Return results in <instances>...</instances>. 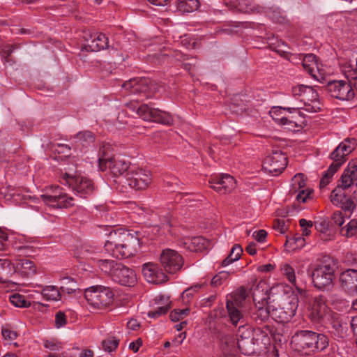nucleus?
I'll return each instance as SVG.
<instances>
[{
    "instance_id": "obj_48",
    "label": "nucleus",
    "mask_w": 357,
    "mask_h": 357,
    "mask_svg": "<svg viewBox=\"0 0 357 357\" xmlns=\"http://www.w3.org/2000/svg\"><path fill=\"white\" fill-rule=\"evenodd\" d=\"M189 309H176L171 312L170 313V319L172 321H178L179 320L183 319L189 314Z\"/></svg>"
},
{
    "instance_id": "obj_1",
    "label": "nucleus",
    "mask_w": 357,
    "mask_h": 357,
    "mask_svg": "<svg viewBox=\"0 0 357 357\" xmlns=\"http://www.w3.org/2000/svg\"><path fill=\"white\" fill-rule=\"evenodd\" d=\"M140 234L124 229L109 231L104 250L116 258H128L135 255L140 247Z\"/></svg>"
},
{
    "instance_id": "obj_3",
    "label": "nucleus",
    "mask_w": 357,
    "mask_h": 357,
    "mask_svg": "<svg viewBox=\"0 0 357 357\" xmlns=\"http://www.w3.org/2000/svg\"><path fill=\"white\" fill-rule=\"evenodd\" d=\"M237 336L239 350L243 354L248 356L263 351L271 342L267 332L259 328L252 331L249 326L241 325Z\"/></svg>"
},
{
    "instance_id": "obj_61",
    "label": "nucleus",
    "mask_w": 357,
    "mask_h": 357,
    "mask_svg": "<svg viewBox=\"0 0 357 357\" xmlns=\"http://www.w3.org/2000/svg\"><path fill=\"white\" fill-rule=\"evenodd\" d=\"M183 199V203H186L189 206H195L197 204H193L195 201L192 198L191 195H185L181 197Z\"/></svg>"
},
{
    "instance_id": "obj_5",
    "label": "nucleus",
    "mask_w": 357,
    "mask_h": 357,
    "mask_svg": "<svg viewBox=\"0 0 357 357\" xmlns=\"http://www.w3.org/2000/svg\"><path fill=\"white\" fill-rule=\"evenodd\" d=\"M284 291V286L277 284L268 289L265 282L258 284L253 292V300L255 303V310L253 312L256 321H264L271 317L272 301L275 295Z\"/></svg>"
},
{
    "instance_id": "obj_16",
    "label": "nucleus",
    "mask_w": 357,
    "mask_h": 357,
    "mask_svg": "<svg viewBox=\"0 0 357 357\" xmlns=\"http://www.w3.org/2000/svg\"><path fill=\"white\" fill-rule=\"evenodd\" d=\"M287 157L281 151H274L268 155L263 163V170L272 175L280 174L287 167Z\"/></svg>"
},
{
    "instance_id": "obj_24",
    "label": "nucleus",
    "mask_w": 357,
    "mask_h": 357,
    "mask_svg": "<svg viewBox=\"0 0 357 357\" xmlns=\"http://www.w3.org/2000/svg\"><path fill=\"white\" fill-rule=\"evenodd\" d=\"M145 280L153 284H162L168 280L167 275L154 263H145L142 270Z\"/></svg>"
},
{
    "instance_id": "obj_29",
    "label": "nucleus",
    "mask_w": 357,
    "mask_h": 357,
    "mask_svg": "<svg viewBox=\"0 0 357 357\" xmlns=\"http://www.w3.org/2000/svg\"><path fill=\"white\" fill-rule=\"evenodd\" d=\"M328 313V308L323 296L316 297L310 310L311 319L315 321L323 319Z\"/></svg>"
},
{
    "instance_id": "obj_31",
    "label": "nucleus",
    "mask_w": 357,
    "mask_h": 357,
    "mask_svg": "<svg viewBox=\"0 0 357 357\" xmlns=\"http://www.w3.org/2000/svg\"><path fill=\"white\" fill-rule=\"evenodd\" d=\"M16 272H20L22 275L29 277L36 273V266L32 261L27 259H21L14 264Z\"/></svg>"
},
{
    "instance_id": "obj_6",
    "label": "nucleus",
    "mask_w": 357,
    "mask_h": 357,
    "mask_svg": "<svg viewBox=\"0 0 357 357\" xmlns=\"http://www.w3.org/2000/svg\"><path fill=\"white\" fill-rule=\"evenodd\" d=\"M75 172V167L73 165L61 169L59 181L63 185L70 186L77 196L86 198L94 192V184L89 178L80 174L77 175Z\"/></svg>"
},
{
    "instance_id": "obj_54",
    "label": "nucleus",
    "mask_w": 357,
    "mask_h": 357,
    "mask_svg": "<svg viewBox=\"0 0 357 357\" xmlns=\"http://www.w3.org/2000/svg\"><path fill=\"white\" fill-rule=\"evenodd\" d=\"M331 219H332L334 225L339 226V227L342 226L344 222V220L342 213L340 211H335L333 213Z\"/></svg>"
},
{
    "instance_id": "obj_52",
    "label": "nucleus",
    "mask_w": 357,
    "mask_h": 357,
    "mask_svg": "<svg viewBox=\"0 0 357 357\" xmlns=\"http://www.w3.org/2000/svg\"><path fill=\"white\" fill-rule=\"evenodd\" d=\"M66 324V317L64 312H58L55 315V325L57 328L64 326Z\"/></svg>"
},
{
    "instance_id": "obj_11",
    "label": "nucleus",
    "mask_w": 357,
    "mask_h": 357,
    "mask_svg": "<svg viewBox=\"0 0 357 357\" xmlns=\"http://www.w3.org/2000/svg\"><path fill=\"white\" fill-rule=\"evenodd\" d=\"M311 276L314 287L320 290H329L333 286L335 266L332 263H321L313 269Z\"/></svg>"
},
{
    "instance_id": "obj_13",
    "label": "nucleus",
    "mask_w": 357,
    "mask_h": 357,
    "mask_svg": "<svg viewBox=\"0 0 357 357\" xmlns=\"http://www.w3.org/2000/svg\"><path fill=\"white\" fill-rule=\"evenodd\" d=\"M133 109L136 110L137 114L144 121L164 125H171L173 123V117L169 113L158 108L151 107L146 104L135 107Z\"/></svg>"
},
{
    "instance_id": "obj_27",
    "label": "nucleus",
    "mask_w": 357,
    "mask_h": 357,
    "mask_svg": "<svg viewBox=\"0 0 357 357\" xmlns=\"http://www.w3.org/2000/svg\"><path fill=\"white\" fill-rule=\"evenodd\" d=\"M340 282L342 288L349 293L357 291V269L348 268L340 275Z\"/></svg>"
},
{
    "instance_id": "obj_14",
    "label": "nucleus",
    "mask_w": 357,
    "mask_h": 357,
    "mask_svg": "<svg viewBox=\"0 0 357 357\" xmlns=\"http://www.w3.org/2000/svg\"><path fill=\"white\" fill-rule=\"evenodd\" d=\"M125 180L130 188L144 190L151 183L152 176L149 170L131 167L125 175Z\"/></svg>"
},
{
    "instance_id": "obj_25",
    "label": "nucleus",
    "mask_w": 357,
    "mask_h": 357,
    "mask_svg": "<svg viewBox=\"0 0 357 357\" xmlns=\"http://www.w3.org/2000/svg\"><path fill=\"white\" fill-rule=\"evenodd\" d=\"M344 190L338 185L331 192L330 200L333 205L340 207L345 211L353 212L356 204L351 197H348Z\"/></svg>"
},
{
    "instance_id": "obj_38",
    "label": "nucleus",
    "mask_w": 357,
    "mask_h": 357,
    "mask_svg": "<svg viewBox=\"0 0 357 357\" xmlns=\"http://www.w3.org/2000/svg\"><path fill=\"white\" fill-rule=\"evenodd\" d=\"M300 110H298V114H288L286 115L287 120L283 121L280 125L291 131L298 130L300 126L297 122V119L300 117Z\"/></svg>"
},
{
    "instance_id": "obj_64",
    "label": "nucleus",
    "mask_w": 357,
    "mask_h": 357,
    "mask_svg": "<svg viewBox=\"0 0 357 357\" xmlns=\"http://www.w3.org/2000/svg\"><path fill=\"white\" fill-rule=\"evenodd\" d=\"M142 345V340L137 339L136 342H130L129 344V348L133 350L134 352H137L140 346Z\"/></svg>"
},
{
    "instance_id": "obj_19",
    "label": "nucleus",
    "mask_w": 357,
    "mask_h": 357,
    "mask_svg": "<svg viewBox=\"0 0 357 357\" xmlns=\"http://www.w3.org/2000/svg\"><path fill=\"white\" fill-rule=\"evenodd\" d=\"M111 278L115 282L128 287L133 286L137 282L135 272L120 263L117 264V266H114Z\"/></svg>"
},
{
    "instance_id": "obj_57",
    "label": "nucleus",
    "mask_w": 357,
    "mask_h": 357,
    "mask_svg": "<svg viewBox=\"0 0 357 357\" xmlns=\"http://www.w3.org/2000/svg\"><path fill=\"white\" fill-rule=\"evenodd\" d=\"M253 238L259 243H263L265 241L266 236H267V232L264 230L261 229L257 231H255L252 234Z\"/></svg>"
},
{
    "instance_id": "obj_44",
    "label": "nucleus",
    "mask_w": 357,
    "mask_h": 357,
    "mask_svg": "<svg viewBox=\"0 0 357 357\" xmlns=\"http://www.w3.org/2000/svg\"><path fill=\"white\" fill-rule=\"evenodd\" d=\"M230 274L229 271H220L211 279V285L217 287L223 284L229 280Z\"/></svg>"
},
{
    "instance_id": "obj_32",
    "label": "nucleus",
    "mask_w": 357,
    "mask_h": 357,
    "mask_svg": "<svg viewBox=\"0 0 357 357\" xmlns=\"http://www.w3.org/2000/svg\"><path fill=\"white\" fill-rule=\"evenodd\" d=\"M316 230L321 235L322 239L329 241L332 239L334 232L329 228V222L326 218H319L314 222Z\"/></svg>"
},
{
    "instance_id": "obj_33",
    "label": "nucleus",
    "mask_w": 357,
    "mask_h": 357,
    "mask_svg": "<svg viewBox=\"0 0 357 357\" xmlns=\"http://www.w3.org/2000/svg\"><path fill=\"white\" fill-rule=\"evenodd\" d=\"M300 60L303 68L313 77H316V71L319 70L316 56L313 54H307L300 56Z\"/></svg>"
},
{
    "instance_id": "obj_42",
    "label": "nucleus",
    "mask_w": 357,
    "mask_h": 357,
    "mask_svg": "<svg viewBox=\"0 0 357 357\" xmlns=\"http://www.w3.org/2000/svg\"><path fill=\"white\" fill-rule=\"evenodd\" d=\"M10 302L17 307H29L30 303L27 301L24 296L15 293L9 296Z\"/></svg>"
},
{
    "instance_id": "obj_59",
    "label": "nucleus",
    "mask_w": 357,
    "mask_h": 357,
    "mask_svg": "<svg viewBox=\"0 0 357 357\" xmlns=\"http://www.w3.org/2000/svg\"><path fill=\"white\" fill-rule=\"evenodd\" d=\"M274 229L281 234H284L287 230V227L283 220H278L275 223Z\"/></svg>"
},
{
    "instance_id": "obj_8",
    "label": "nucleus",
    "mask_w": 357,
    "mask_h": 357,
    "mask_svg": "<svg viewBox=\"0 0 357 357\" xmlns=\"http://www.w3.org/2000/svg\"><path fill=\"white\" fill-rule=\"evenodd\" d=\"M100 250L95 246L84 245L77 249L75 255L79 259L96 265L102 271L112 277L114 266H117L119 263L112 259H102Z\"/></svg>"
},
{
    "instance_id": "obj_58",
    "label": "nucleus",
    "mask_w": 357,
    "mask_h": 357,
    "mask_svg": "<svg viewBox=\"0 0 357 357\" xmlns=\"http://www.w3.org/2000/svg\"><path fill=\"white\" fill-rule=\"evenodd\" d=\"M186 334L185 332L180 333L176 337H175V338L172 341V344L174 345L175 347L180 346L183 343Z\"/></svg>"
},
{
    "instance_id": "obj_39",
    "label": "nucleus",
    "mask_w": 357,
    "mask_h": 357,
    "mask_svg": "<svg viewBox=\"0 0 357 357\" xmlns=\"http://www.w3.org/2000/svg\"><path fill=\"white\" fill-rule=\"evenodd\" d=\"M243 250L239 245H235L231 248L229 255L222 261V266H227L233 262L238 260L242 254Z\"/></svg>"
},
{
    "instance_id": "obj_15",
    "label": "nucleus",
    "mask_w": 357,
    "mask_h": 357,
    "mask_svg": "<svg viewBox=\"0 0 357 357\" xmlns=\"http://www.w3.org/2000/svg\"><path fill=\"white\" fill-rule=\"evenodd\" d=\"M245 295L244 291L237 295V294H231L227 297L226 307L228 312V315L231 324L236 326L238 323L243 326L245 321L244 317L240 310L242 301L245 300Z\"/></svg>"
},
{
    "instance_id": "obj_45",
    "label": "nucleus",
    "mask_w": 357,
    "mask_h": 357,
    "mask_svg": "<svg viewBox=\"0 0 357 357\" xmlns=\"http://www.w3.org/2000/svg\"><path fill=\"white\" fill-rule=\"evenodd\" d=\"M75 142L84 146L85 144H90L93 142L94 137L91 132H79L75 137Z\"/></svg>"
},
{
    "instance_id": "obj_36",
    "label": "nucleus",
    "mask_w": 357,
    "mask_h": 357,
    "mask_svg": "<svg viewBox=\"0 0 357 357\" xmlns=\"http://www.w3.org/2000/svg\"><path fill=\"white\" fill-rule=\"evenodd\" d=\"M156 301H164V303L162 305L158 306V307L150 310L148 312V317L153 319H157L160 316L165 314L169 310V304L170 302L169 301V297L165 296H159L156 298Z\"/></svg>"
},
{
    "instance_id": "obj_56",
    "label": "nucleus",
    "mask_w": 357,
    "mask_h": 357,
    "mask_svg": "<svg viewBox=\"0 0 357 357\" xmlns=\"http://www.w3.org/2000/svg\"><path fill=\"white\" fill-rule=\"evenodd\" d=\"M298 191H299V192L296 195V200L298 202H301V203L305 202L307 200V199L309 198V197L310 196L311 192L309 190H305L304 189L298 190Z\"/></svg>"
},
{
    "instance_id": "obj_23",
    "label": "nucleus",
    "mask_w": 357,
    "mask_h": 357,
    "mask_svg": "<svg viewBox=\"0 0 357 357\" xmlns=\"http://www.w3.org/2000/svg\"><path fill=\"white\" fill-rule=\"evenodd\" d=\"M84 47L87 51L98 52L108 47L107 37L99 32H86L84 35Z\"/></svg>"
},
{
    "instance_id": "obj_51",
    "label": "nucleus",
    "mask_w": 357,
    "mask_h": 357,
    "mask_svg": "<svg viewBox=\"0 0 357 357\" xmlns=\"http://www.w3.org/2000/svg\"><path fill=\"white\" fill-rule=\"evenodd\" d=\"M1 334L4 340L8 341L10 344L11 343V342L15 340L17 336L16 331L10 330L7 328H2Z\"/></svg>"
},
{
    "instance_id": "obj_46",
    "label": "nucleus",
    "mask_w": 357,
    "mask_h": 357,
    "mask_svg": "<svg viewBox=\"0 0 357 357\" xmlns=\"http://www.w3.org/2000/svg\"><path fill=\"white\" fill-rule=\"evenodd\" d=\"M103 349L111 353L116 350L119 344V340L114 337H110L102 342Z\"/></svg>"
},
{
    "instance_id": "obj_30",
    "label": "nucleus",
    "mask_w": 357,
    "mask_h": 357,
    "mask_svg": "<svg viewBox=\"0 0 357 357\" xmlns=\"http://www.w3.org/2000/svg\"><path fill=\"white\" fill-rule=\"evenodd\" d=\"M291 107V101L285 107L274 106L271 109L269 114L271 118L280 125L283 121L287 120L286 115L288 114H298L296 109H289Z\"/></svg>"
},
{
    "instance_id": "obj_40",
    "label": "nucleus",
    "mask_w": 357,
    "mask_h": 357,
    "mask_svg": "<svg viewBox=\"0 0 357 357\" xmlns=\"http://www.w3.org/2000/svg\"><path fill=\"white\" fill-rule=\"evenodd\" d=\"M77 289V284L75 280L65 277L61 280V289L63 292L71 294Z\"/></svg>"
},
{
    "instance_id": "obj_41",
    "label": "nucleus",
    "mask_w": 357,
    "mask_h": 357,
    "mask_svg": "<svg viewBox=\"0 0 357 357\" xmlns=\"http://www.w3.org/2000/svg\"><path fill=\"white\" fill-rule=\"evenodd\" d=\"M340 166L336 165L335 163H332L327 171L323 175L321 181L320 185L321 187L326 186L329 183L335 173L337 171Z\"/></svg>"
},
{
    "instance_id": "obj_60",
    "label": "nucleus",
    "mask_w": 357,
    "mask_h": 357,
    "mask_svg": "<svg viewBox=\"0 0 357 357\" xmlns=\"http://www.w3.org/2000/svg\"><path fill=\"white\" fill-rule=\"evenodd\" d=\"M257 269L259 272L268 273L272 271L274 269V265L271 264H264L259 266Z\"/></svg>"
},
{
    "instance_id": "obj_28",
    "label": "nucleus",
    "mask_w": 357,
    "mask_h": 357,
    "mask_svg": "<svg viewBox=\"0 0 357 357\" xmlns=\"http://www.w3.org/2000/svg\"><path fill=\"white\" fill-rule=\"evenodd\" d=\"M209 241L202 236L185 238L181 242V246L192 252H202L208 249Z\"/></svg>"
},
{
    "instance_id": "obj_62",
    "label": "nucleus",
    "mask_w": 357,
    "mask_h": 357,
    "mask_svg": "<svg viewBox=\"0 0 357 357\" xmlns=\"http://www.w3.org/2000/svg\"><path fill=\"white\" fill-rule=\"evenodd\" d=\"M148 1L152 5L162 7L167 6L170 3V0H148Z\"/></svg>"
},
{
    "instance_id": "obj_63",
    "label": "nucleus",
    "mask_w": 357,
    "mask_h": 357,
    "mask_svg": "<svg viewBox=\"0 0 357 357\" xmlns=\"http://www.w3.org/2000/svg\"><path fill=\"white\" fill-rule=\"evenodd\" d=\"M299 225L302 229L305 227L311 228L312 226H314V222L303 218L299 220Z\"/></svg>"
},
{
    "instance_id": "obj_22",
    "label": "nucleus",
    "mask_w": 357,
    "mask_h": 357,
    "mask_svg": "<svg viewBox=\"0 0 357 357\" xmlns=\"http://www.w3.org/2000/svg\"><path fill=\"white\" fill-rule=\"evenodd\" d=\"M356 142L354 139H345L331 153L333 163L341 166L346 160V157L355 149Z\"/></svg>"
},
{
    "instance_id": "obj_7",
    "label": "nucleus",
    "mask_w": 357,
    "mask_h": 357,
    "mask_svg": "<svg viewBox=\"0 0 357 357\" xmlns=\"http://www.w3.org/2000/svg\"><path fill=\"white\" fill-rule=\"evenodd\" d=\"M292 93L294 98H291V109H296L298 114V110L304 109L307 112L316 113L321 109V102L319 99L318 93L314 88L298 85L292 88Z\"/></svg>"
},
{
    "instance_id": "obj_50",
    "label": "nucleus",
    "mask_w": 357,
    "mask_h": 357,
    "mask_svg": "<svg viewBox=\"0 0 357 357\" xmlns=\"http://www.w3.org/2000/svg\"><path fill=\"white\" fill-rule=\"evenodd\" d=\"M229 2L238 10L243 12H248L250 9L249 0H230Z\"/></svg>"
},
{
    "instance_id": "obj_34",
    "label": "nucleus",
    "mask_w": 357,
    "mask_h": 357,
    "mask_svg": "<svg viewBox=\"0 0 357 357\" xmlns=\"http://www.w3.org/2000/svg\"><path fill=\"white\" fill-rule=\"evenodd\" d=\"M16 273V268L7 259H0V282H6L10 276Z\"/></svg>"
},
{
    "instance_id": "obj_4",
    "label": "nucleus",
    "mask_w": 357,
    "mask_h": 357,
    "mask_svg": "<svg viewBox=\"0 0 357 357\" xmlns=\"http://www.w3.org/2000/svg\"><path fill=\"white\" fill-rule=\"evenodd\" d=\"M291 347L301 355L310 356L318 351H323L328 345V337L314 331H298L291 337Z\"/></svg>"
},
{
    "instance_id": "obj_55",
    "label": "nucleus",
    "mask_w": 357,
    "mask_h": 357,
    "mask_svg": "<svg viewBox=\"0 0 357 357\" xmlns=\"http://www.w3.org/2000/svg\"><path fill=\"white\" fill-rule=\"evenodd\" d=\"M202 287V284H197L193 285V286L188 288L187 289H185V291H183V294H182L183 298H185V297L189 298L190 296H192L195 292H197L199 289H201Z\"/></svg>"
},
{
    "instance_id": "obj_18",
    "label": "nucleus",
    "mask_w": 357,
    "mask_h": 357,
    "mask_svg": "<svg viewBox=\"0 0 357 357\" xmlns=\"http://www.w3.org/2000/svg\"><path fill=\"white\" fill-rule=\"evenodd\" d=\"M327 90L331 96L341 100H348L354 96L351 84L342 80L330 82Z\"/></svg>"
},
{
    "instance_id": "obj_47",
    "label": "nucleus",
    "mask_w": 357,
    "mask_h": 357,
    "mask_svg": "<svg viewBox=\"0 0 357 357\" xmlns=\"http://www.w3.org/2000/svg\"><path fill=\"white\" fill-rule=\"evenodd\" d=\"M281 271L284 275L287 278L288 281L295 284L296 283V275H295V271L294 268L291 266L290 265L285 264H283L281 267Z\"/></svg>"
},
{
    "instance_id": "obj_35",
    "label": "nucleus",
    "mask_w": 357,
    "mask_h": 357,
    "mask_svg": "<svg viewBox=\"0 0 357 357\" xmlns=\"http://www.w3.org/2000/svg\"><path fill=\"white\" fill-rule=\"evenodd\" d=\"M174 6L181 13H192L199 7L197 0H174Z\"/></svg>"
},
{
    "instance_id": "obj_43",
    "label": "nucleus",
    "mask_w": 357,
    "mask_h": 357,
    "mask_svg": "<svg viewBox=\"0 0 357 357\" xmlns=\"http://www.w3.org/2000/svg\"><path fill=\"white\" fill-rule=\"evenodd\" d=\"M291 190L296 192L303 190L305 186V176L303 174H297L291 179Z\"/></svg>"
},
{
    "instance_id": "obj_20",
    "label": "nucleus",
    "mask_w": 357,
    "mask_h": 357,
    "mask_svg": "<svg viewBox=\"0 0 357 357\" xmlns=\"http://www.w3.org/2000/svg\"><path fill=\"white\" fill-rule=\"evenodd\" d=\"M211 188L220 194H227L236 187L234 178L227 174L212 176L209 180Z\"/></svg>"
},
{
    "instance_id": "obj_21",
    "label": "nucleus",
    "mask_w": 357,
    "mask_h": 357,
    "mask_svg": "<svg viewBox=\"0 0 357 357\" xmlns=\"http://www.w3.org/2000/svg\"><path fill=\"white\" fill-rule=\"evenodd\" d=\"M339 187L344 190H350L354 193L357 188V162L352 161L349 163L347 168L344 171L338 182Z\"/></svg>"
},
{
    "instance_id": "obj_10",
    "label": "nucleus",
    "mask_w": 357,
    "mask_h": 357,
    "mask_svg": "<svg viewBox=\"0 0 357 357\" xmlns=\"http://www.w3.org/2000/svg\"><path fill=\"white\" fill-rule=\"evenodd\" d=\"M84 297L92 310H104L112 304L114 294L108 287L97 285L86 289Z\"/></svg>"
},
{
    "instance_id": "obj_49",
    "label": "nucleus",
    "mask_w": 357,
    "mask_h": 357,
    "mask_svg": "<svg viewBox=\"0 0 357 357\" xmlns=\"http://www.w3.org/2000/svg\"><path fill=\"white\" fill-rule=\"evenodd\" d=\"M346 233L344 236L347 238L352 237L357 234V220L353 218L345 226Z\"/></svg>"
},
{
    "instance_id": "obj_26",
    "label": "nucleus",
    "mask_w": 357,
    "mask_h": 357,
    "mask_svg": "<svg viewBox=\"0 0 357 357\" xmlns=\"http://www.w3.org/2000/svg\"><path fill=\"white\" fill-rule=\"evenodd\" d=\"M121 89L125 95L128 96L146 92L149 86L146 79L137 77L125 82L121 84Z\"/></svg>"
},
{
    "instance_id": "obj_12",
    "label": "nucleus",
    "mask_w": 357,
    "mask_h": 357,
    "mask_svg": "<svg viewBox=\"0 0 357 357\" xmlns=\"http://www.w3.org/2000/svg\"><path fill=\"white\" fill-rule=\"evenodd\" d=\"M41 199L45 205L52 208H68L74 205L73 198L57 185L47 188Z\"/></svg>"
},
{
    "instance_id": "obj_2",
    "label": "nucleus",
    "mask_w": 357,
    "mask_h": 357,
    "mask_svg": "<svg viewBox=\"0 0 357 357\" xmlns=\"http://www.w3.org/2000/svg\"><path fill=\"white\" fill-rule=\"evenodd\" d=\"M305 291L300 288L296 290L284 289L276 294L272 303L277 301L278 304L272 303L271 318L279 323L288 322L295 315L298 306V295L302 296Z\"/></svg>"
},
{
    "instance_id": "obj_53",
    "label": "nucleus",
    "mask_w": 357,
    "mask_h": 357,
    "mask_svg": "<svg viewBox=\"0 0 357 357\" xmlns=\"http://www.w3.org/2000/svg\"><path fill=\"white\" fill-rule=\"evenodd\" d=\"M17 250L21 255H24L26 256H32L35 252L33 247L29 245L17 247Z\"/></svg>"
},
{
    "instance_id": "obj_17",
    "label": "nucleus",
    "mask_w": 357,
    "mask_h": 357,
    "mask_svg": "<svg viewBox=\"0 0 357 357\" xmlns=\"http://www.w3.org/2000/svg\"><path fill=\"white\" fill-rule=\"evenodd\" d=\"M161 265L169 273H174L183 266V258L180 254L172 249L164 250L160 257Z\"/></svg>"
},
{
    "instance_id": "obj_37",
    "label": "nucleus",
    "mask_w": 357,
    "mask_h": 357,
    "mask_svg": "<svg viewBox=\"0 0 357 357\" xmlns=\"http://www.w3.org/2000/svg\"><path fill=\"white\" fill-rule=\"evenodd\" d=\"M43 297L49 301H58L61 298V294L57 287L54 285L45 286L42 289Z\"/></svg>"
},
{
    "instance_id": "obj_9",
    "label": "nucleus",
    "mask_w": 357,
    "mask_h": 357,
    "mask_svg": "<svg viewBox=\"0 0 357 357\" xmlns=\"http://www.w3.org/2000/svg\"><path fill=\"white\" fill-rule=\"evenodd\" d=\"M98 162L100 171L109 169L114 176H123L124 179L125 175L131 168L129 162L124 158L112 157L109 153V147L105 145L99 151Z\"/></svg>"
}]
</instances>
